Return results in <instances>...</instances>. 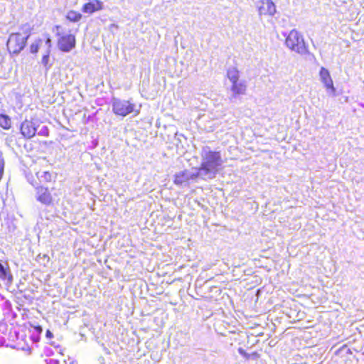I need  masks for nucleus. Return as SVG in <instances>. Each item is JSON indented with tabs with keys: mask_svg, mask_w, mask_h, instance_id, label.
<instances>
[{
	"mask_svg": "<svg viewBox=\"0 0 364 364\" xmlns=\"http://www.w3.org/2000/svg\"><path fill=\"white\" fill-rule=\"evenodd\" d=\"M223 160L220 151H209L203 156V161L198 168L199 175L213 174V177L218 172Z\"/></svg>",
	"mask_w": 364,
	"mask_h": 364,
	"instance_id": "obj_1",
	"label": "nucleus"
},
{
	"mask_svg": "<svg viewBox=\"0 0 364 364\" xmlns=\"http://www.w3.org/2000/svg\"><path fill=\"white\" fill-rule=\"evenodd\" d=\"M29 36L30 32L23 29L11 33L6 42V47L9 53H19L25 48Z\"/></svg>",
	"mask_w": 364,
	"mask_h": 364,
	"instance_id": "obj_2",
	"label": "nucleus"
},
{
	"mask_svg": "<svg viewBox=\"0 0 364 364\" xmlns=\"http://www.w3.org/2000/svg\"><path fill=\"white\" fill-rule=\"evenodd\" d=\"M55 29L56 30L57 46L60 51L68 53L75 48L76 37L74 33H65L60 25L55 26Z\"/></svg>",
	"mask_w": 364,
	"mask_h": 364,
	"instance_id": "obj_3",
	"label": "nucleus"
},
{
	"mask_svg": "<svg viewBox=\"0 0 364 364\" xmlns=\"http://www.w3.org/2000/svg\"><path fill=\"white\" fill-rule=\"evenodd\" d=\"M227 77L231 82L230 90L233 97L245 95L247 90V85L245 81H240V72L236 68L228 70Z\"/></svg>",
	"mask_w": 364,
	"mask_h": 364,
	"instance_id": "obj_4",
	"label": "nucleus"
},
{
	"mask_svg": "<svg viewBox=\"0 0 364 364\" xmlns=\"http://www.w3.org/2000/svg\"><path fill=\"white\" fill-rule=\"evenodd\" d=\"M112 112L115 115L121 117H126L134 112L135 116L139 113V110H135V105L131 101L119 99L113 100Z\"/></svg>",
	"mask_w": 364,
	"mask_h": 364,
	"instance_id": "obj_5",
	"label": "nucleus"
},
{
	"mask_svg": "<svg viewBox=\"0 0 364 364\" xmlns=\"http://www.w3.org/2000/svg\"><path fill=\"white\" fill-rule=\"evenodd\" d=\"M285 43L287 46L296 53H301L305 49V42L302 35L296 30H291L287 36Z\"/></svg>",
	"mask_w": 364,
	"mask_h": 364,
	"instance_id": "obj_6",
	"label": "nucleus"
},
{
	"mask_svg": "<svg viewBox=\"0 0 364 364\" xmlns=\"http://www.w3.org/2000/svg\"><path fill=\"white\" fill-rule=\"evenodd\" d=\"M37 124L33 119H27L23 121L20 127V132L26 139L33 137L36 133Z\"/></svg>",
	"mask_w": 364,
	"mask_h": 364,
	"instance_id": "obj_7",
	"label": "nucleus"
},
{
	"mask_svg": "<svg viewBox=\"0 0 364 364\" xmlns=\"http://www.w3.org/2000/svg\"><path fill=\"white\" fill-rule=\"evenodd\" d=\"M36 199L46 205L53 204V197L47 187L40 186L36 188Z\"/></svg>",
	"mask_w": 364,
	"mask_h": 364,
	"instance_id": "obj_8",
	"label": "nucleus"
},
{
	"mask_svg": "<svg viewBox=\"0 0 364 364\" xmlns=\"http://www.w3.org/2000/svg\"><path fill=\"white\" fill-rule=\"evenodd\" d=\"M103 9V3L100 0H92L85 3L82 6V11L85 14H92Z\"/></svg>",
	"mask_w": 364,
	"mask_h": 364,
	"instance_id": "obj_9",
	"label": "nucleus"
},
{
	"mask_svg": "<svg viewBox=\"0 0 364 364\" xmlns=\"http://www.w3.org/2000/svg\"><path fill=\"white\" fill-rule=\"evenodd\" d=\"M319 76L326 88L334 93L336 92V89L333 86V82L329 71L326 68L321 67L319 72Z\"/></svg>",
	"mask_w": 364,
	"mask_h": 364,
	"instance_id": "obj_10",
	"label": "nucleus"
},
{
	"mask_svg": "<svg viewBox=\"0 0 364 364\" xmlns=\"http://www.w3.org/2000/svg\"><path fill=\"white\" fill-rule=\"evenodd\" d=\"M198 176L199 173H198L190 176L188 171L187 170H184L173 176V183L177 186H181L183 183H188L190 178H197Z\"/></svg>",
	"mask_w": 364,
	"mask_h": 364,
	"instance_id": "obj_11",
	"label": "nucleus"
},
{
	"mask_svg": "<svg viewBox=\"0 0 364 364\" xmlns=\"http://www.w3.org/2000/svg\"><path fill=\"white\" fill-rule=\"evenodd\" d=\"M276 11V6L271 0L262 1V5L259 8L260 15L273 16Z\"/></svg>",
	"mask_w": 364,
	"mask_h": 364,
	"instance_id": "obj_12",
	"label": "nucleus"
},
{
	"mask_svg": "<svg viewBox=\"0 0 364 364\" xmlns=\"http://www.w3.org/2000/svg\"><path fill=\"white\" fill-rule=\"evenodd\" d=\"M37 180H32L31 183L33 186H38L41 183H50L52 181V173L49 171L37 172Z\"/></svg>",
	"mask_w": 364,
	"mask_h": 364,
	"instance_id": "obj_13",
	"label": "nucleus"
},
{
	"mask_svg": "<svg viewBox=\"0 0 364 364\" xmlns=\"http://www.w3.org/2000/svg\"><path fill=\"white\" fill-rule=\"evenodd\" d=\"M65 18L69 22L77 23L82 18V15L80 12L71 9L67 12Z\"/></svg>",
	"mask_w": 364,
	"mask_h": 364,
	"instance_id": "obj_14",
	"label": "nucleus"
},
{
	"mask_svg": "<svg viewBox=\"0 0 364 364\" xmlns=\"http://www.w3.org/2000/svg\"><path fill=\"white\" fill-rule=\"evenodd\" d=\"M0 127L4 129H9L11 127V121L8 115L0 114Z\"/></svg>",
	"mask_w": 364,
	"mask_h": 364,
	"instance_id": "obj_15",
	"label": "nucleus"
},
{
	"mask_svg": "<svg viewBox=\"0 0 364 364\" xmlns=\"http://www.w3.org/2000/svg\"><path fill=\"white\" fill-rule=\"evenodd\" d=\"M41 42V39H38L35 42L32 43L29 47L30 52L33 54H36L39 50Z\"/></svg>",
	"mask_w": 364,
	"mask_h": 364,
	"instance_id": "obj_16",
	"label": "nucleus"
},
{
	"mask_svg": "<svg viewBox=\"0 0 364 364\" xmlns=\"http://www.w3.org/2000/svg\"><path fill=\"white\" fill-rule=\"evenodd\" d=\"M31 326L33 328V330L36 332L37 335L35 338H33V341H36V342H38L40 340V336L41 334L43 332V328H41V326H33V325H31Z\"/></svg>",
	"mask_w": 364,
	"mask_h": 364,
	"instance_id": "obj_17",
	"label": "nucleus"
},
{
	"mask_svg": "<svg viewBox=\"0 0 364 364\" xmlns=\"http://www.w3.org/2000/svg\"><path fill=\"white\" fill-rule=\"evenodd\" d=\"M7 276V271L3 266V264L0 262V279H5Z\"/></svg>",
	"mask_w": 364,
	"mask_h": 364,
	"instance_id": "obj_18",
	"label": "nucleus"
},
{
	"mask_svg": "<svg viewBox=\"0 0 364 364\" xmlns=\"http://www.w3.org/2000/svg\"><path fill=\"white\" fill-rule=\"evenodd\" d=\"M41 61H42V63L43 65H44L45 68H49V53L46 54V55H44L43 57H42V59H41Z\"/></svg>",
	"mask_w": 364,
	"mask_h": 364,
	"instance_id": "obj_19",
	"label": "nucleus"
},
{
	"mask_svg": "<svg viewBox=\"0 0 364 364\" xmlns=\"http://www.w3.org/2000/svg\"><path fill=\"white\" fill-rule=\"evenodd\" d=\"M39 135L43 136H49V130L47 127H43L38 133Z\"/></svg>",
	"mask_w": 364,
	"mask_h": 364,
	"instance_id": "obj_20",
	"label": "nucleus"
},
{
	"mask_svg": "<svg viewBox=\"0 0 364 364\" xmlns=\"http://www.w3.org/2000/svg\"><path fill=\"white\" fill-rule=\"evenodd\" d=\"M238 351L245 359L248 360L251 358L250 354L245 352L242 348H239Z\"/></svg>",
	"mask_w": 364,
	"mask_h": 364,
	"instance_id": "obj_21",
	"label": "nucleus"
},
{
	"mask_svg": "<svg viewBox=\"0 0 364 364\" xmlns=\"http://www.w3.org/2000/svg\"><path fill=\"white\" fill-rule=\"evenodd\" d=\"M46 336L48 338H52L53 337V334L51 333L50 330L46 331Z\"/></svg>",
	"mask_w": 364,
	"mask_h": 364,
	"instance_id": "obj_22",
	"label": "nucleus"
},
{
	"mask_svg": "<svg viewBox=\"0 0 364 364\" xmlns=\"http://www.w3.org/2000/svg\"><path fill=\"white\" fill-rule=\"evenodd\" d=\"M251 358H258L259 357V355L257 352L255 351L250 354Z\"/></svg>",
	"mask_w": 364,
	"mask_h": 364,
	"instance_id": "obj_23",
	"label": "nucleus"
},
{
	"mask_svg": "<svg viewBox=\"0 0 364 364\" xmlns=\"http://www.w3.org/2000/svg\"><path fill=\"white\" fill-rule=\"evenodd\" d=\"M65 364H78V363L77 362L73 360V361L69 362L68 363L67 362H65Z\"/></svg>",
	"mask_w": 364,
	"mask_h": 364,
	"instance_id": "obj_24",
	"label": "nucleus"
},
{
	"mask_svg": "<svg viewBox=\"0 0 364 364\" xmlns=\"http://www.w3.org/2000/svg\"><path fill=\"white\" fill-rule=\"evenodd\" d=\"M46 42H47L48 43L50 44L51 41H50V38H47Z\"/></svg>",
	"mask_w": 364,
	"mask_h": 364,
	"instance_id": "obj_25",
	"label": "nucleus"
}]
</instances>
